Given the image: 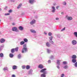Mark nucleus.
Returning a JSON list of instances; mask_svg holds the SVG:
<instances>
[{"label": "nucleus", "instance_id": "obj_52", "mask_svg": "<svg viewBox=\"0 0 77 77\" xmlns=\"http://www.w3.org/2000/svg\"><path fill=\"white\" fill-rule=\"evenodd\" d=\"M44 34H45V35H47V33H44Z\"/></svg>", "mask_w": 77, "mask_h": 77}, {"label": "nucleus", "instance_id": "obj_44", "mask_svg": "<svg viewBox=\"0 0 77 77\" xmlns=\"http://www.w3.org/2000/svg\"><path fill=\"white\" fill-rule=\"evenodd\" d=\"M12 25L13 26H15V23H12Z\"/></svg>", "mask_w": 77, "mask_h": 77}, {"label": "nucleus", "instance_id": "obj_32", "mask_svg": "<svg viewBox=\"0 0 77 77\" xmlns=\"http://www.w3.org/2000/svg\"><path fill=\"white\" fill-rule=\"evenodd\" d=\"M65 30V27L63 29L61 30V31H63Z\"/></svg>", "mask_w": 77, "mask_h": 77}, {"label": "nucleus", "instance_id": "obj_11", "mask_svg": "<svg viewBox=\"0 0 77 77\" xmlns=\"http://www.w3.org/2000/svg\"><path fill=\"white\" fill-rule=\"evenodd\" d=\"M5 41V39L3 38H2L1 39L0 42L1 43H3V42H4Z\"/></svg>", "mask_w": 77, "mask_h": 77}, {"label": "nucleus", "instance_id": "obj_8", "mask_svg": "<svg viewBox=\"0 0 77 77\" xmlns=\"http://www.w3.org/2000/svg\"><path fill=\"white\" fill-rule=\"evenodd\" d=\"M12 69L14 70L16 69H17V66H16L14 65L13 66Z\"/></svg>", "mask_w": 77, "mask_h": 77}, {"label": "nucleus", "instance_id": "obj_43", "mask_svg": "<svg viewBox=\"0 0 77 77\" xmlns=\"http://www.w3.org/2000/svg\"><path fill=\"white\" fill-rule=\"evenodd\" d=\"M47 51L48 53H50V51L49 50L47 49Z\"/></svg>", "mask_w": 77, "mask_h": 77}, {"label": "nucleus", "instance_id": "obj_49", "mask_svg": "<svg viewBox=\"0 0 77 77\" xmlns=\"http://www.w3.org/2000/svg\"><path fill=\"white\" fill-rule=\"evenodd\" d=\"M48 62L49 63H50V62H51V61H50V60H49L48 61Z\"/></svg>", "mask_w": 77, "mask_h": 77}, {"label": "nucleus", "instance_id": "obj_22", "mask_svg": "<svg viewBox=\"0 0 77 77\" xmlns=\"http://www.w3.org/2000/svg\"><path fill=\"white\" fill-rule=\"evenodd\" d=\"M60 60H57V63L59 65H60Z\"/></svg>", "mask_w": 77, "mask_h": 77}, {"label": "nucleus", "instance_id": "obj_14", "mask_svg": "<svg viewBox=\"0 0 77 77\" xmlns=\"http://www.w3.org/2000/svg\"><path fill=\"white\" fill-rule=\"evenodd\" d=\"M25 43V42H24L23 41H22L21 42H20V44L21 45H23V44H24Z\"/></svg>", "mask_w": 77, "mask_h": 77}, {"label": "nucleus", "instance_id": "obj_51", "mask_svg": "<svg viewBox=\"0 0 77 77\" xmlns=\"http://www.w3.org/2000/svg\"><path fill=\"white\" fill-rule=\"evenodd\" d=\"M61 14H63V12H62L61 13Z\"/></svg>", "mask_w": 77, "mask_h": 77}, {"label": "nucleus", "instance_id": "obj_25", "mask_svg": "<svg viewBox=\"0 0 77 77\" xmlns=\"http://www.w3.org/2000/svg\"><path fill=\"white\" fill-rule=\"evenodd\" d=\"M46 45L47 46V47H50V46L49 43H48V42L46 43Z\"/></svg>", "mask_w": 77, "mask_h": 77}, {"label": "nucleus", "instance_id": "obj_9", "mask_svg": "<svg viewBox=\"0 0 77 77\" xmlns=\"http://www.w3.org/2000/svg\"><path fill=\"white\" fill-rule=\"evenodd\" d=\"M38 68H40L41 69H42L44 68V66H43V65L40 64L38 66Z\"/></svg>", "mask_w": 77, "mask_h": 77}, {"label": "nucleus", "instance_id": "obj_2", "mask_svg": "<svg viewBox=\"0 0 77 77\" xmlns=\"http://www.w3.org/2000/svg\"><path fill=\"white\" fill-rule=\"evenodd\" d=\"M46 70H47L46 69H43L40 71V72H43L44 74H46V71H45Z\"/></svg>", "mask_w": 77, "mask_h": 77}, {"label": "nucleus", "instance_id": "obj_10", "mask_svg": "<svg viewBox=\"0 0 77 77\" xmlns=\"http://www.w3.org/2000/svg\"><path fill=\"white\" fill-rule=\"evenodd\" d=\"M30 30L31 31V32L32 33H35L36 32V31H35L34 30H33V29H30Z\"/></svg>", "mask_w": 77, "mask_h": 77}, {"label": "nucleus", "instance_id": "obj_33", "mask_svg": "<svg viewBox=\"0 0 77 77\" xmlns=\"http://www.w3.org/2000/svg\"><path fill=\"white\" fill-rule=\"evenodd\" d=\"M20 57H21V55L20 54H19L18 55V58H19V59H20Z\"/></svg>", "mask_w": 77, "mask_h": 77}, {"label": "nucleus", "instance_id": "obj_16", "mask_svg": "<svg viewBox=\"0 0 77 77\" xmlns=\"http://www.w3.org/2000/svg\"><path fill=\"white\" fill-rule=\"evenodd\" d=\"M29 1L30 3L32 4L33 3V2H34V0H29Z\"/></svg>", "mask_w": 77, "mask_h": 77}, {"label": "nucleus", "instance_id": "obj_3", "mask_svg": "<svg viewBox=\"0 0 77 77\" xmlns=\"http://www.w3.org/2000/svg\"><path fill=\"white\" fill-rule=\"evenodd\" d=\"M12 30L14 32H18V29L16 27H14L12 29Z\"/></svg>", "mask_w": 77, "mask_h": 77}, {"label": "nucleus", "instance_id": "obj_54", "mask_svg": "<svg viewBox=\"0 0 77 77\" xmlns=\"http://www.w3.org/2000/svg\"><path fill=\"white\" fill-rule=\"evenodd\" d=\"M1 22V20H0V23Z\"/></svg>", "mask_w": 77, "mask_h": 77}, {"label": "nucleus", "instance_id": "obj_17", "mask_svg": "<svg viewBox=\"0 0 77 77\" xmlns=\"http://www.w3.org/2000/svg\"><path fill=\"white\" fill-rule=\"evenodd\" d=\"M19 29L20 30H23V27H22V26H20L19 27Z\"/></svg>", "mask_w": 77, "mask_h": 77}, {"label": "nucleus", "instance_id": "obj_13", "mask_svg": "<svg viewBox=\"0 0 77 77\" xmlns=\"http://www.w3.org/2000/svg\"><path fill=\"white\" fill-rule=\"evenodd\" d=\"M23 41L25 42H27L28 40L27 38H25L23 39Z\"/></svg>", "mask_w": 77, "mask_h": 77}, {"label": "nucleus", "instance_id": "obj_19", "mask_svg": "<svg viewBox=\"0 0 77 77\" xmlns=\"http://www.w3.org/2000/svg\"><path fill=\"white\" fill-rule=\"evenodd\" d=\"M9 56L10 57H14V55H13V54H9Z\"/></svg>", "mask_w": 77, "mask_h": 77}, {"label": "nucleus", "instance_id": "obj_5", "mask_svg": "<svg viewBox=\"0 0 77 77\" xmlns=\"http://www.w3.org/2000/svg\"><path fill=\"white\" fill-rule=\"evenodd\" d=\"M35 20H32L31 22H30V24L31 25H32V24H35Z\"/></svg>", "mask_w": 77, "mask_h": 77}, {"label": "nucleus", "instance_id": "obj_37", "mask_svg": "<svg viewBox=\"0 0 77 77\" xmlns=\"http://www.w3.org/2000/svg\"><path fill=\"white\" fill-rule=\"evenodd\" d=\"M48 35L49 36H51V33H49L48 34Z\"/></svg>", "mask_w": 77, "mask_h": 77}, {"label": "nucleus", "instance_id": "obj_7", "mask_svg": "<svg viewBox=\"0 0 77 77\" xmlns=\"http://www.w3.org/2000/svg\"><path fill=\"white\" fill-rule=\"evenodd\" d=\"M73 59H75L77 58V56L75 55H73L72 57Z\"/></svg>", "mask_w": 77, "mask_h": 77}, {"label": "nucleus", "instance_id": "obj_48", "mask_svg": "<svg viewBox=\"0 0 77 77\" xmlns=\"http://www.w3.org/2000/svg\"><path fill=\"white\" fill-rule=\"evenodd\" d=\"M57 68H58V69H59V68H60L59 66H57Z\"/></svg>", "mask_w": 77, "mask_h": 77}, {"label": "nucleus", "instance_id": "obj_46", "mask_svg": "<svg viewBox=\"0 0 77 77\" xmlns=\"http://www.w3.org/2000/svg\"><path fill=\"white\" fill-rule=\"evenodd\" d=\"M51 44H53V42L52 41V40H51Z\"/></svg>", "mask_w": 77, "mask_h": 77}, {"label": "nucleus", "instance_id": "obj_18", "mask_svg": "<svg viewBox=\"0 0 77 77\" xmlns=\"http://www.w3.org/2000/svg\"><path fill=\"white\" fill-rule=\"evenodd\" d=\"M22 6V4H20L17 7V8L18 9H19V8H21V6Z\"/></svg>", "mask_w": 77, "mask_h": 77}, {"label": "nucleus", "instance_id": "obj_30", "mask_svg": "<svg viewBox=\"0 0 77 77\" xmlns=\"http://www.w3.org/2000/svg\"><path fill=\"white\" fill-rule=\"evenodd\" d=\"M65 75L63 74H61V77H64Z\"/></svg>", "mask_w": 77, "mask_h": 77}, {"label": "nucleus", "instance_id": "obj_20", "mask_svg": "<svg viewBox=\"0 0 77 77\" xmlns=\"http://www.w3.org/2000/svg\"><path fill=\"white\" fill-rule=\"evenodd\" d=\"M14 51H15V49L14 48H13L11 50V52L12 53H14Z\"/></svg>", "mask_w": 77, "mask_h": 77}, {"label": "nucleus", "instance_id": "obj_29", "mask_svg": "<svg viewBox=\"0 0 77 77\" xmlns=\"http://www.w3.org/2000/svg\"><path fill=\"white\" fill-rule=\"evenodd\" d=\"M22 69H25V68H26V66H22Z\"/></svg>", "mask_w": 77, "mask_h": 77}, {"label": "nucleus", "instance_id": "obj_39", "mask_svg": "<svg viewBox=\"0 0 77 77\" xmlns=\"http://www.w3.org/2000/svg\"><path fill=\"white\" fill-rule=\"evenodd\" d=\"M52 9H53V10H55V7H52Z\"/></svg>", "mask_w": 77, "mask_h": 77}, {"label": "nucleus", "instance_id": "obj_23", "mask_svg": "<svg viewBox=\"0 0 77 77\" xmlns=\"http://www.w3.org/2000/svg\"><path fill=\"white\" fill-rule=\"evenodd\" d=\"M75 36L77 37V32H75L74 33Z\"/></svg>", "mask_w": 77, "mask_h": 77}, {"label": "nucleus", "instance_id": "obj_24", "mask_svg": "<svg viewBox=\"0 0 77 77\" xmlns=\"http://www.w3.org/2000/svg\"><path fill=\"white\" fill-rule=\"evenodd\" d=\"M45 74H42L41 75V77H45Z\"/></svg>", "mask_w": 77, "mask_h": 77}, {"label": "nucleus", "instance_id": "obj_31", "mask_svg": "<svg viewBox=\"0 0 77 77\" xmlns=\"http://www.w3.org/2000/svg\"><path fill=\"white\" fill-rule=\"evenodd\" d=\"M8 12L9 13H11V12H12V10H10Z\"/></svg>", "mask_w": 77, "mask_h": 77}, {"label": "nucleus", "instance_id": "obj_45", "mask_svg": "<svg viewBox=\"0 0 77 77\" xmlns=\"http://www.w3.org/2000/svg\"><path fill=\"white\" fill-rule=\"evenodd\" d=\"M31 73V72H28V74H30Z\"/></svg>", "mask_w": 77, "mask_h": 77}, {"label": "nucleus", "instance_id": "obj_28", "mask_svg": "<svg viewBox=\"0 0 77 77\" xmlns=\"http://www.w3.org/2000/svg\"><path fill=\"white\" fill-rule=\"evenodd\" d=\"M49 39H50V40L49 41L50 42V41H52V39H53V37L51 36L49 38Z\"/></svg>", "mask_w": 77, "mask_h": 77}, {"label": "nucleus", "instance_id": "obj_27", "mask_svg": "<svg viewBox=\"0 0 77 77\" xmlns=\"http://www.w3.org/2000/svg\"><path fill=\"white\" fill-rule=\"evenodd\" d=\"M3 70L4 71H6V70H8V68L5 67L3 69Z\"/></svg>", "mask_w": 77, "mask_h": 77}, {"label": "nucleus", "instance_id": "obj_42", "mask_svg": "<svg viewBox=\"0 0 77 77\" xmlns=\"http://www.w3.org/2000/svg\"><path fill=\"white\" fill-rule=\"evenodd\" d=\"M12 77H15V75H12Z\"/></svg>", "mask_w": 77, "mask_h": 77}, {"label": "nucleus", "instance_id": "obj_50", "mask_svg": "<svg viewBox=\"0 0 77 77\" xmlns=\"http://www.w3.org/2000/svg\"><path fill=\"white\" fill-rule=\"evenodd\" d=\"M54 11H55V10H54L52 11V12H54Z\"/></svg>", "mask_w": 77, "mask_h": 77}, {"label": "nucleus", "instance_id": "obj_6", "mask_svg": "<svg viewBox=\"0 0 77 77\" xmlns=\"http://www.w3.org/2000/svg\"><path fill=\"white\" fill-rule=\"evenodd\" d=\"M72 43L73 45H75L77 44V42L75 40H73L72 41Z\"/></svg>", "mask_w": 77, "mask_h": 77}, {"label": "nucleus", "instance_id": "obj_38", "mask_svg": "<svg viewBox=\"0 0 77 77\" xmlns=\"http://www.w3.org/2000/svg\"><path fill=\"white\" fill-rule=\"evenodd\" d=\"M63 64H66V61H64L63 62Z\"/></svg>", "mask_w": 77, "mask_h": 77}, {"label": "nucleus", "instance_id": "obj_12", "mask_svg": "<svg viewBox=\"0 0 77 77\" xmlns=\"http://www.w3.org/2000/svg\"><path fill=\"white\" fill-rule=\"evenodd\" d=\"M30 67L29 65H27L26 67V69H30Z\"/></svg>", "mask_w": 77, "mask_h": 77}, {"label": "nucleus", "instance_id": "obj_15", "mask_svg": "<svg viewBox=\"0 0 77 77\" xmlns=\"http://www.w3.org/2000/svg\"><path fill=\"white\" fill-rule=\"evenodd\" d=\"M72 61L73 63H75L77 62V60L75 59H73Z\"/></svg>", "mask_w": 77, "mask_h": 77}, {"label": "nucleus", "instance_id": "obj_21", "mask_svg": "<svg viewBox=\"0 0 77 77\" xmlns=\"http://www.w3.org/2000/svg\"><path fill=\"white\" fill-rule=\"evenodd\" d=\"M4 56L3 54L1 53L0 54V57H3Z\"/></svg>", "mask_w": 77, "mask_h": 77}, {"label": "nucleus", "instance_id": "obj_26", "mask_svg": "<svg viewBox=\"0 0 77 77\" xmlns=\"http://www.w3.org/2000/svg\"><path fill=\"white\" fill-rule=\"evenodd\" d=\"M14 50H15L16 51H18V47H17L15 49H14Z\"/></svg>", "mask_w": 77, "mask_h": 77}, {"label": "nucleus", "instance_id": "obj_34", "mask_svg": "<svg viewBox=\"0 0 77 77\" xmlns=\"http://www.w3.org/2000/svg\"><path fill=\"white\" fill-rule=\"evenodd\" d=\"M64 68H65V69H66V68H68V66H66L64 67Z\"/></svg>", "mask_w": 77, "mask_h": 77}, {"label": "nucleus", "instance_id": "obj_53", "mask_svg": "<svg viewBox=\"0 0 77 77\" xmlns=\"http://www.w3.org/2000/svg\"><path fill=\"white\" fill-rule=\"evenodd\" d=\"M2 11V9L1 8H0V11Z\"/></svg>", "mask_w": 77, "mask_h": 77}, {"label": "nucleus", "instance_id": "obj_1", "mask_svg": "<svg viewBox=\"0 0 77 77\" xmlns=\"http://www.w3.org/2000/svg\"><path fill=\"white\" fill-rule=\"evenodd\" d=\"M27 51V48L26 47V44H25L23 46V48L22 49V53H24L25 52Z\"/></svg>", "mask_w": 77, "mask_h": 77}, {"label": "nucleus", "instance_id": "obj_36", "mask_svg": "<svg viewBox=\"0 0 77 77\" xmlns=\"http://www.w3.org/2000/svg\"><path fill=\"white\" fill-rule=\"evenodd\" d=\"M10 15V14H9V13H7V14H5V15Z\"/></svg>", "mask_w": 77, "mask_h": 77}, {"label": "nucleus", "instance_id": "obj_35", "mask_svg": "<svg viewBox=\"0 0 77 77\" xmlns=\"http://www.w3.org/2000/svg\"><path fill=\"white\" fill-rule=\"evenodd\" d=\"M75 66L76 67H77V62L75 64Z\"/></svg>", "mask_w": 77, "mask_h": 77}, {"label": "nucleus", "instance_id": "obj_40", "mask_svg": "<svg viewBox=\"0 0 77 77\" xmlns=\"http://www.w3.org/2000/svg\"><path fill=\"white\" fill-rule=\"evenodd\" d=\"M63 3L64 4V5H66V3L65 2H64Z\"/></svg>", "mask_w": 77, "mask_h": 77}, {"label": "nucleus", "instance_id": "obj_41", "mask_svg": "<svg viewBox=\"0 0 77 77\" xmlns=\"http://www.w3.org/2000/svg\"><path fill=\"white\" fill-rule=\"evenodd\" d=\"M59 6H57L56 7V9H58V8H59Z\"/></svg>", "mask_w": 77, "mask_h": 77}, {"label": "nucleus", "instance_id": "obj_4", "mask_svg": "<svg viewBox=\"0 0 77 77\" xmlns=\"http://www.w3.org/2000/svg\"><path fill=\"white\" fill-rule=\"evenodd\" d=\"M66 18H67V20H72V17H71L69 16L68 17V16H66Z\"/></svg>", "mask_w": 77, "mask_h": 77}, {"label": "nucleus", "instance_id": "obj_47", "mask_svg": "<svg viewBox=\"0 0 77 77\" xmlns=\"http://www.w3.org/2000/svg\"><path fill=\"white\" fill-rule=\"evenodd\" d=\"M56 20H59V18H56Z\"/></svg>", "mask_w": 77, "mask_h": 77}]
</instances>
